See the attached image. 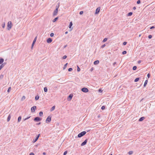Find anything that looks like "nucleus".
<instances>
[{"mask_svg": "<svg viewBox=\"0 0 155 155\" xmlns=\"http://www.w3.org/2000/svg\"><path fill=\"white\" fill-rule=\"evenodd\" d=\"M110 155H112V154H111Z\"/></svg>", "mask_w": 155, "mask_h": 155, "instance_id": "obj_61", "label": "nucleus"}, {"mask_svg": "<svg viewBox=\"0 0 155 155\" xmlns=\"http://www.w3.org/2000/svg\"><path fill=\"white\" fill-rule=\"evenodd\" d=\"M139 78H136L135 80H134V81L135 82H137V81H138L139 80Z\"/></svg>", "mask_w": 155, "mask_h": 155, "instance_id": "obj_26", "label": "nucleus"}, {"mask_svg": "<svg viewBox=\"0 0 155 155\" xmlns=\"http://www.w3.org/2000/svg\"><path fill=\"white\" fill-rule=\"evenodd\" d=\"M136 9V7H133V9H134V10H135Z\"/></svg>", "mask_w": 155, "mask_h": 155, "instance_id": "obj_55", "label": "nucleus"}, {"mask_svg": "<svg viewBox=\"0 0 155 155\" xmlns=\"http://www.w3.org/2000/svg\"><path fill=\"white\" fill-rule=\"evenodd\" d=\"M4 76L2 74H1L0 76V79H2L3 78Z\"/></svg>", "mask_w": 155, "mask_h": 155, "instance_id": "obj_29", "label": "nucleus"}, {"mask_svg": "<svg viewBox=\"0 0 155 155\" xmlns=\"http://www.w3.org/2000/svg\"><path fill=\"white\" fill-rule=\"evenodd\" d=\"M30 118V117H27V118H26L24 120H27V119H28V118Z\"/></svg>", "mask_w": 155, "mask_h": 155, "instance_id": "obj_52", "label": "nucleus"}, {"mask_svg": "<svg viewBox=\"0 0 155 155\" xmlns=\"http://www.w3.org/2000/svg\"><path fill=\"white\" fill-rule=\"evenodd\" d=\"M73 95L72 94H70L68 97V100L69 101H70L73 97Z\"/></svg>", "mask_w": 155, "mask_h": 155, "instance_id": "obj_10", "label": "nucleus"}, {"mask_svg": "<svg viewBox=\"0 0 155 155\" xmlns=\"http://www.w3.org/2000/svg\"><path fill=\"white\" fill-rule=\"evenodd\" d=\"M43 155H45L46 154V153L45 152H44L43 153Z\"/></svg>", "mask_w": 155, "mask_h": 155, "instance_id": "obj_57", "label": "nucleus"}, {"mask_svg": "<svg viewBox=\"0 0 155 155\" xmlns=\"http://www.w3.org/2000/svg\"><path fill=\"white\" fill-rule=\"evenodd\" d=\"M144 119H145V118L144 117H142L140 118L139 120L140 121H143V120H144Z\"/></svg>", "mask_w": 155, "mask_h": 155, "instance_id": "obj_15", "label": "nucleus"}, {"mask_svg": "<svg viewBox=\"0 0 155 155\" xmlns=\"http://www.w3.org/2000/svg\"><path fill=\"white\" fill-rule=\"evenodd\" d=\"M51 117L49 116H48L47 117V118L46 120V121L47 123L50 122L51 121Z\"/></svg>", "mask_w": 155, "mask_h": 155, "instance_id": "obj_6", "label": "nucleus"}, {"mask_svg": "<svg viewBox=\"0 0 155 155\" xmlns=\"http://www.w3.org/2000/svg\"><path fill=\"white\" fill-rule=\"evenodd\" d=\"M100 10V7H99L97 8L96 9L95 13L96 14H98Z\"/></svg>", "mask_w": 155, "mask_h": 155, "instance_id": "obj_8", "label": "nucleus"}, {"mask_svg": "<svg viewBox=\"0 0 155 155\" xmlns=\"http://www.w3.org/2000/svg\"><path fill=\"white\" fill-rule=\"evenodd\" d=\"M59 4H60V3H58V5H57L56 6V8L55 9H57L58 10V8H59Z\"/></svg>", "mask_w": 155, "mask_h": 155, "instance_id": "obj_22", "label": "nucleus"}, {"mask_svg": "<svg viewBox=\"0 0 155 155\" xmlns=\"http://www.w3.org/2000/svg\"><path fill=\"white\" fill-rule=\"evenodd\" d=\"M67 153V151H65L64 153V155H66Z\"/></svg>", "mask_w": 155, "mask_h": 155, "instance_id": "obj_40", "label": "nucleus"}, {"mask_svg": "<svg viewBox=\"0 0 155 155\" xmlns=\"http://www.w3.org/2000/svg\"><path fill=\"white\" fill-rule=\"evenodd\" d=\"M11 87H9L8 88V92H9L11 90Z\"/></svg>", "mask_w": 155, "mask_h": 155, "instance_id": "obj_35", "label": "nucleus"}, {"mask_svg": "<svg viewBox=\"0 0 155 155\" xmlns=\"http://www.w3.org/2000/svg\"><path fill=\"white\" fill-rule=\"evenodd\" d=\"M12 27V22L11 21H9L8 23L7 27L8 29L9 30Z\"/></svg>", "mask_w": 155, "mask_h": 155, "instance_id": "obj_1", "label": "nucleus"}, {"mask_svg": "<svg viewBox=\"0 0 155 155\" xmlns=\"http://www.w3.org/2000/svg\"><path fill=\"white\" fill-rule=\"evenodd\" d=\"M107 40V38H105L104 39V40L103 41V42H104L105 41H106Z\"/></svg>", "mask_w": 155, "mask_h": 155, "instance_id": "obj_31", "label": "nucleus"}, {"mask_svg": "<svg viewBox=\"0 0 155 155\" xmlns=\"http://www.w3.org/2000/svg\"><path fill=\"white\" fill-rule=\"evenodd\" d=\"M47 43H51L52 41V40L51 38H48L47 41Z\"/></svg>", "mask_w": 155, "mask_h": 155, "instance_id": "obj_12", "label": "nucleus"}, {"mask_svg": "<svg viewBox=\"0 0 155 155\" xmlns=\"http://www.w3.org/2000/svg\"><path fill=\"white\" fill-rule=\"evenodd\" d=\"M100 92H103V90L101 89H100L99 90H98Z\"/></svg>", "mask_w": 155, "mask_h": 155, "instance_id": "obj_41", "label": "nucleus"}, {"mask_svg": "<svg viewBox=\"0 0 155 155\" xmlns=\"http://www.w3.org/2000/svg\"><path fill=\"white\" fill-rule=\"evenodd\" d=\"M68 33V31H66V32H65V34H67Z\"/></svg>", "mask_w": 155, "mask_h": 155, "instance_id": "obj_56", "label": "nucleus"}, {"mask_svg": "<svg viewBox=\"0 0 155 155\" xmlns=\"http://www.w3.org/2000/svg\"><path fill=\"white\" fill-rule=\"evenodd\" d=\"M140 3V0H139L138 1H137V4H139Z\"/></svg>", "mask_w": 155, "mask_h": 155, "instance_id": "obj_47", "label": "nucleus"}, {"mask_svg": "<svg viewBox=\"0 0 155 155\" xmlns=\"http://www.w3.org/2000/svg\"><path fill=\"white\" fill-rule=\"evenodd\" d=\"M4 65L3 64H2L0 66V70L3 67Z\"/></svg>", "mask_w": 155, "mask_h": 155, "instance_id": "obj_28", "label": "nucleus"}, {"mask_svg": "<svg viewBox=\"0 0 155 155\" xmlns=\"http://www.w3.org/2000/svg\"><path fill=\"white\" fill-rule=\"evenodd\" d=\"M126 53H127V52L126 51H124L122 52V54H126Z\"/></svg>", "mask_w": 155, "mask_h": 155, "instance_id": "obj_37", "label": "nucleus"}, {"mask_svg": "<svg viewBox=\"0 0 155 155\" xmlns=\"http://www.w3.org/2000/svg\"><path fill=\"white\" fill-rule=\"evenodd\" d=\"M140 62H141L140 61H138V63H140Z\"/></svg>", "mask_w": 155, "mask_h": 155, "instance_id": "obj_59", "label": "nucleus"}, {"mask_svg": "<svg viewBox=\"0 0 155 155\" xmlns=\"http://www.w3.org/2000/svg\"><path fill=\"white\" fill-rule=\"evenodd\" d=\"M81 91L85 93L87 92L88 91V89L86 87H84L81 89Z\"/></svg>", "mask_w": 155, "mask_h": 155, "instance_id": "obj_3", "label": "nucleus"}, {"mask_svg": "<svg viewBox=\"0 0 155 155\" xmlns=\"http://www.w3.org/2000/svg\"><path fill=\"white\" fill-rule=\"evenodd\" d=\"M154 28V26H152V27H150V29H153Z\"/></svg>", "mask_w": 155, "mask_h": 155, "instance_id": "obj_53", "label": "nucleus"}, {"mask_svg": "<svg viewBox=\"0 0 155 155\" xmlns=\"http://www.w3.org/2000/svg\"><path fill=\"white\" fill-rule=\"evenodd\" d=\"M115 64V63H114V64Z\"/></svg>", "mask_w": 155, "mask_h": 155, "instance_id": "obj_62", "label": "nucleus"}, {"mask_svg": "<svg viewBox=\"0 0 155 155\" xmlns=\"http://www.w3.org/2000/svg\"><path fill=\"white\" fill-rule=\"evenodd\" d=\"M39 98V96H36L35 97V99L36 100H38Z\"/></svg>", "mask_w": 155, "mask_h": 155, "instance_id": "obj_23", "label": "nucleus"}, {"mask_svg": "<svg viewBox=\"0 0 155 155\" xmlns=\"http://www.w3.org/2000/svg\"><path fill=\"white\" fill-rule=\"evenodd\" d=\"M41 120V118H40L39 117H35V119H34V120L35 121H40Z\"/></svg>", "mask_w": 155, "mask_h": 155, "instance_id": "obj_5", "label": "nucleus"}, {"mask_svg": "<svg viewBox=\"0 0 155 155\" xmlns=\"http://www.w3.org/2000/svg\"><path fill=\"white\" fill-rule=\"evenodd\" d=\"M87 140L86 139L84 142H83L81 144V146H83L84 145H85L87 142Z\"/></svg>", "mask_w": 155, "mask_h": 155, "instance_id": "obj_9", "label": "nucleus"}, {"mask_svg": "<svg viewBox=\"0 0 155 155\" xmlns=\"http://www.w3.org/2000/svg\"><path fill=\"white\" fill-rule=\"evenodd\" d=\"M43 112H42V111H41L39 112V115H40V116H42L43 115Z\"/></svg>", "mask_w": 155, "mask_h": 155, "instance_id": "obj_27", "label": "nucleus"}, {"mask_svg": "<svg viewBox=\"0 0 155 155\" xmlns=\"http://www.w3.org/2000/svg\"><path fill=\"white\" fill-rule=\"evenodd\" d=\"M99 61L98 60H97L94 61V65H97L99 63Z\"/></svg>", "mask_w": 155, "mask_h": 155, "instance_id": "obj_14", "label": "nucleus"}, {"mask_svg": "<svg viewBox=\"0 0 155 155\" xmlns=\"http://www.w3.org/2000/svg\"><path fill=\"white\" fill-rule=\"evenodd\" d=\"M148 81L147 80H146L144 84V87H145Z\"/></svg>", "mask_w": 155, "mask_h": 155, "instance_id": "obj_21", "label": "nucleus"}, {"mask_svg": "<svg viewBox=\"0 0 155 155\" xmlns=\"http://www.w3.org/2000/svg\"><path fill=\"white\" fill-rule=\"evenodd\" d=\"M93 68H92L91 69V71H93Z\"/></svg>", "mask_w": 155, "mask_h": 155, "instance_id": "obj_58", "label": "nucleus"}, {"mask_svg": "<svg viewBox=\"0 0 155 155\" xmlns=\"http://www.w3.org/2000/svg\"><path fill=\"white\" fill-rule=\"evenodd\" d=\"M30 155H34V154L33 153H30Z\"/></svg>", "mask_w": 155, "mask_h": 155, "instance_id": "obj_50", "label": "nucleus"}, {"mask_svg": "<svg viewBox=\"0 0 155 155\" xmlns=\"http://www.w3.org/2000/svg\"><path fill=\"white\" fill-rule=\"evenodd\" d=\"M152 35H149L148 36V38L150 39L151 38H152Z\"/></svg>", "mask_w": 155, "mask_h": 155, "instance_id": "obj_49", "label": "nucleus"}, {"mask_svg": "<svg viewBox=\"0 0 155 155\" xmlns=\"http://www.w3.org/2000/svg\"><path fill=\"white\" fill-rule=\"evenodd\" d=\"M83 11H81L80 12L79 14H80V15H82V14H83Z\"/></svg>", "mask_w": 155, "mask_h": 155, "instance_id": "obj_45", "label": "nucleus"}, {"mask_svg": "<svg viewBox=\"0 0 155 155\" xmlns=\"http://www.w3.org/2000/svg\"><path fill=\"white\" fill-rule=\"evenodd\" d=\"M105 108V107L104 106H102L101 107V109L102 110H104Z\"/></svg>", "mask_w": 155, "mask_h": 155, "instance_id": "obj_39", "label": "nucleus"}, {"mask_svg": "<svg viewBox=\"0 0 155 155\" xmlns=\"http://www.w3.org/2000/svg\"><path fill=\"white\" fill-rule=\"evenodd\" d=\"M72 22H71L70 23L69 26V28H71V26L72 25Z\"/></svg>", "mask_w": 155, "mask_h": 155, "instance_id": "obj_17", "label": "nucleus"}, {"mask_svg": "<svg viewBox=\"0 0 155 155\" xmlns=\"http://www.w3.org/2000/svg\"><path fill=\"white\" fill-rule=\"evenodd\" d=\"M36 106H33L31 108V110L32 112H35V110L36 109Z\"/></svg>", "mask_w": 155, "mask_h": 155, "instance_id": "obj_4", "label": "nucleus"}, {"mask_svg": "<svg viewBox=\"0 0 155 155\" xmlns=\"http://www.w3.org/2000/svg\"><path fill=\"white\" fill-rule=\"evenodd\" d=\"M40 134H38L37 137H36V138L33 140V142L34 143L36 141L38 140Z\"/></svg>", "mask_w": 155, "mask_h": 155, "instance_id": "obj_13", "label": "nucleus"}, {"mask_svg": "<svg viewBox=\"0 0 155 155\" xmlns=\"http://www.w3.org/2000/svg\"><path fill=\"white\" fill-rule=\"evenodd\" d=\"M105 46V44L103 45L102 46H101V48H104Z\"/></svg>", "mask_w": 155, "mask_h": 155, "instance_id": "obj_51", "label": "nucleus"}, {"mask_svg": "<svg viewBox=\"0 0 155 155\" xmlns=\"http://www.w3.org/2000/svg\"><path fill=\"white\" fill-rule=\"evenodd\" d=\"M136 69H137V67L136 66H134L133 68V69L134 70H136Z\"/></svg>", "mask_w": 155, "mask_h": 155, "instance_id": "obj_33", "label": "nucleus"}, {"mask_svg": "<svg viewBox=\"0 0 155 155\" xmlns=\"http://www.w3.org/2000/svg\"><path fill=\"white\" fill-rule=\"evenodd\" d=\"M150 74L148 73V74L147 75V77L149 78L150 77Z\"/></svg>", "mask_w": 155, "mask_h": 155, "instance_id": "obj_44", "label": "nucleus"}, {"mask_svg": "<svg viewBox=\"0 0 155 155\" xmlns=\"http://www.w3.org/2000/svg\"><path fill=\"white\" fill-rule=\"evenodd\" d=\"M54 35V34L53 33H51V34H50V36L51 37H53V36Z\"/></svg>", "mask_w": 155, "mask_h": 155, "instance_id": "obj_42", "label": "nucleus"}, {"mask_svg": "<svg viewBox=\"0 0 155 155\" xmlns=\"http://www.w3.org/2000/svg\"><path fill=\"white\" fill-rule=\"evenodd\" d=\"M55 108V106H53L52 107L51 109V111H52Z\"/></svg>", "mask_w": 155, "mask_h": 155, "instance_id": "obj_20", "label": "nucleus"}, {"mask_svg": "<svg viewBox=\"0 0 155 155\" xmlns=\"http://www.w3.org/2000/svg\"><path fill=\"white\" fill-rule=\"evenodd\" d=\"M25 99V96H23L21 98V100H23Z\"/></svg>", "mask_w": 155, "mask_h": 155, "instance_id": "obj_34", "label": "nucleus"}, {"mask_svg": "<svg viewBox=\"0 0 155 155\" xmlns=\"http://www.w3.org/2000/svg\"><path fill=\"white\" fill-rule=\"evenodd\" d=\"M58 17H57L55 18L54 20H52V21L53 22H54L58 20Z\"/></svg>", "mask_w": 155, "mask_h": 155, "instance_id": "obj_16", "label": "nucleus"}, {"mask_svg": "<svg viewBox=\"0 0 155 155\" xmlns=\"http://www.w3.org/2000/svg\"><path fill=\"white\" fill-rule=\"evenodd\" d=\"M41 124V123L40 122L38 124Z\"/></svg>", "mask_w": 155, "mask_h": 155, "instance_id": "obj_60", "label": "nucleus"}, {"mask_svg": "<svg viewBox=\"0 0 155 155\" xmlns=\"http://www.w3.org/2000/svg\"><path fill=\"white\" fill-rule=\"evenodd\" d=\"M127 43V42H126L125 41V42H123V45H126Z\"/></svg>", "mask_w": 155, "mask_h": 155, "instance_id": "obj_48", "label": "nucleus"}, {"mask_svg": "<svg viewBox=\"0 0 155 155\" xmlns=\"http://www.w3.org/2000/svg\"><path fill=\"white\" fill-rule=\"evenodd\" d=\"M37 37H35V38L34 41H33V43L32 44V47H33L34 44H35V42H36V39H37Z\"/></svg>", "mask_w": 155, "mask_h": 155, "instance_id": "obj_11", "label": "nucleus"}, {"mask_svg": "<svg viewBox=\"0 0 155 155\" xmlns=\"http://www.w3.org/2000/svg\"><path fill=\"white\" fill-rule=\"evenodd\" d=\"M21 116H19L18 117V122H20V120H21Z\"/></svg>", "mask_w": 155, "mask_h": 155, "instance_id": "obj_24", "label": "nucleus"}, {"mask_svg": "<svg viewBox=\"0 0 155 155\" xmlns=\"http://www.w3.org/2000/svg\"><path fill=\"white\" fill-rule=\"evenodd\" d=\"M4 61V59L3 58H1L0 59V64L2 63Z\"/></svg>", "mask_w": 155, "mask_h": 155, "instance_id": "obj_19", "label": "nucleus"}, {"mask_svg": "<svg viewBox=\"0 0 155 155\" xmlns=\"http://www.w3.org/2000/svg\"><path fill=\"white\" fill-rule=\"evenodd\" d=\"M132 13L131 12H130L128 13V16H131L132 15Z\"/></svg>", "mask_w": 155, "mask_h": 155, "instance_id": "obj_30", "label": "nucleus"}, {"mask_svg": "<svg viewBox=\"0 0 155 155\" xmlns=\"http://www.w3.org/2000/svg\"><path fill=\"white\" fill-rule=\"evenodd\" d=\"M44 91L45 92H47L48 91V89H47V87H45L44 88Z\"/></svg>", "mask_w": 155, "mask_h": 155, "instance_id": "obj_25", "label": "nucleus"}, {"mask_svg": "<svg viewBox=\"0 0 155 155\" xmlns=\"http://www.w3.org/2000/svg\"><path fill=\"white\" fill-rule=\"evenodd\" d=\"M5 23H4V24L2 25V27H3V28H5Z\"/></svg>", "mask_w": 155, "mask_h": 155, "instance_id": "obj_46", "label": "nucleus"}, {"mask_svg": "<svg viewBox=\"0 0 155 155\" xmlns=\"http://www.w3.org/2000/svg\"><path fill=\"white\" fill-rule=\"evenodd\" d=\"M58 12V10L57 9H55L53 13V15L55 16L57 15Z\"/></svg>", "mask_w": 155, "mask_h": 155, "instance_id": "obj_7", "label": "nucleus"}, {"mask_svg": "<svg viewBox=\"0 0 155 155\" xmlns=\"http://www.w3.org/2000/svg\"><path fill=\"white\" fill-rule=\"evenodd\" d=\"M67 56L66 55H64V56L63 57V59H66V58H67Z\"/></svg>", "mask_w": 155, "mask_h": 155, "instance_id": "obj_43", "label": "nucleus"}, {"mask_svg": "<svg viewBox=\"0 0 155 155\" xmlns=\"http://www.w3.org/2000/svg\"><path fill=\"white\" fill-rule=\"evenodd\" d=\"M72 69L71 68H70L68 69V71H72Z\"/></svg>", "mask_w": 155, "mask_h": 155, "instance_id": "obj_38", "label": "nucleus"}, {"mask_svg": "<svg viewBox=\"0 0 155 155\" xmlns=\"http://www.w3.org/2000/svg\"><path fill=\"white\" fill-rule=\"evenodd\" d=\"M80 70H81L80 68L78 67V66L77 71H80Z\"/></svg>", "mask_w": 155, "mask_h": 155, "instance_id": "obj_36", "label": "nucleus"}, {"mask_svg": "<svg viewBox=\"0 0 155 155\" xmlns=\"http://www.w3.org/2000/svg\"><path fill=\"white\" fill-rule=\"evenodd\" d=\"M86 133V132L85 131H83L78 134V137H81L84 135H85Z\"/></svg>", "mask_w": 155, "mask_h": 155, "instance_id": "obj_2", "label": "nucleus"}, {"mask_svg": "<svg viewBox=\"0 0 155 155\" xmlns=\"http://www.w3.org/2000/svg\"><path fill=\"white\" fill-rule=\"evenodd\" d=\"M11 116L10 115H9V116H8V118H7V121H9L10 120V119H11Z\"/></svg>", "mask_w": 155, "mask_h": 155, "instance_id": "obj_18", "label": "nucleus"}, {"mask_svg": "<svg viewBox=\"0 0 155 155\" xmlns=\"http://www.w3.org/2000/svg\"><path fill=\"white\" fill-rule=\"evenodd\" d=\"M67 64H68V63H67L66 64H65L64 66H65V67H66Z\"/></svg>", "mask_w": 155, "mask_h": 155, "instance_id": "obj_54", "label": "nucleus"}, {"mask_svg": "<svg viewBox=\"0 0 155 155\" xmlns=\"http://www.w3.org/2000/svg\"><path fill=\"white\" fill-rule=\"evenodd\" d=\"M133 153V152L132 151H130L128 152V154L130 155H131Z\"/></svg>", "mask_w": 155, "mask_h": 155, "instance_id": "obj_32", "label": "nucleus"}]
</instances>
